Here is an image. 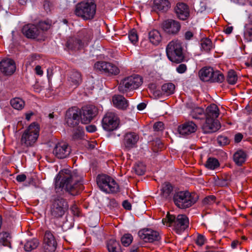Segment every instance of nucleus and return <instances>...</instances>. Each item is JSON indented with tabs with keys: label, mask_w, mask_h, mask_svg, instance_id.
Here are the masks:
<instances>
[{
	"label": "nucleus",
	"mask_w": 252,
	"mask_h": 252,
	"mask_svg": "<svg viewBox=\"0 0 252 252\" xmlns=\"http://www.w3.org/2000/svg\"><path fill=\"white\" fill-rule=\"evenodd\" d=\"M82 177L77 169H63L57 175L55 179L56 192L60 195L64 191L75 196L78 194Z\"/></svg>",
	"instance_id": "1"
},
{
	"label": "nucleus",
	"mask_w": 252,
	"mask_h": 252,
	"mask_svg": "<svg viewBox=\"0 0 252 252\" xmlns=\"http://www.w3.org/2000/svg\"><path fill=\"white\" fill-rule=\"evenodd\" d=\"M199 198L198 195L195 193H190L189 191H180L176 192L173 199L175 204L180 209H186L194 204Z\"/></svg>",
	"instance_id": "2"
},
{
	"label": "nucleus",
	"mask_w": 252,
	"mask_h": 252,
	"mask_svg": "<svg viewBox=\"0 0 252 252\" xmlns=\"http://www.w3.org/2000/svg\"><path fill=\"white\" fill-rule=\"evenodd\" d=\"M96 8V6L94 0L83 1L76 4L75 14L84 20H91L95 15Z\"/></svg>",
	"instance_id": "3"
},
{
	"label": "nucleus",
	"mask_w": 252,
	"mask_h": 252,
	"mask_svg": "<svg viewBox=\"0 0 252 252\" xmlns=\"http://www.w3.org/2000/svg\"><path fill=\"white\" fill-rule=\"evenodd\" d=\"M68 205L67 201L58 195H53L50 207V215L53 218H61L68 210Z\"/></svg>",
	"instance_id": "4"
},
{
	"label": "nucleus",
	"mask_w": 252,
	"mask_h": 252,
	"mask_svg": "<svg viewBox=\"0 0 252 252\" xmlns=\"http://www.w3.org/2000/svg\"><path fill=\"white\" fill-rule=\"evenodd\" d=\"M166 222L167 225L173 226L176 232L178 234L184 231L189 226L188 218L185 215H179L176 217L174 215L167 214L166 218L162 220V222L165 224Z\"/></svg>",
	"instance_id": "5"
},
{
	"label": "nucleus",
	"mask_w": 252,
	"mask_h": 252,
	"mask_svg": "<svg viewBox=\"0 0 252 252\" xmlns=\"http://www.w3.org/2000/svg\"><path fill=\"white\" fill-rule=\"evenodd\" d=\"M166 55L169 60L173 63H180L185 59L181 43L178 41H172L167 45Z\"/></svg>",
	"instance_id": "6"
},
{
	"label": "nucleus",
	"mask_w": 252,
	"mask_h": 252,
	"mask_svg": "<svg viewBox=\"0 0 252 252\" xmlns=\"http://www.w3.org/2000/svg\"><path fill=\"white\" fill-rule=\"evenodd\" d=\"M96 183L101 190L106 192H116L119 191L118 184L111 177L105 175H99L96 178Z\"/></svg>",
	"instance_id": "7"
},
{
	"label": "nucleus",
	"mask_w": 252,
	"mask_h": 252,
	"mask_svg": "<svg viewBox=\"0 0 252 252\" xmlns=\"http://www.w3.org/2000/svg\"><path fill=\"white\" fill-rule=\"evenodd\" d=\"M49 28L50 25L45 22H40L38 26L28 24L23 26L22 32L26 37L34 39L40 34L42 31H46Z\"/></svg>",
	"instance_id": "8"
},
{
	"label": "nucleus",
	"mask_w": 252,
	"mask_h": 252,
	"mask_svg": "<svg viewBox=\"0 0 252 252\" xmlns=\"http://www.w3.org/2000/svg\"><path fill=\"white\" fill-rule=\"evenodd\" d=\"M39 126L35 123L31 124L25 131L21 138V142L26 146H32L36 142L39 135Z\"/></svg>",
	"instance_id": "9"
},
{
	"label": "nucleus",
	"mask_w": 252,
	"mask_h": 252,
	"mask_svg": "<svg viewBox=\"0 0 252 252\" xmlns=\"http://www.w3.org/2000/svg\"><path fill=\"white\" fill-rule=\"evenodd\" d=\"M142 83V78L138 75L127 77L121 81L118 86L120 92L125 93L128 90L137 89Z\"/></svg>",
	"instance_id": "10"
},
{
	"label": "nucleus",
	"mask_w": 252,
	"mask_h": 252,
	"mask_svg": "<svg viewBox=\"0 0 252 252\" xmlns=\"http://www.w3.org/2000/svg\"><path fill=\"white\" fill-rule=\"evenodd\" d=\"M98 109L93 105L84 106L79 110L78 114L82 124L90 123L97 115Z\"/></svg>",
	"instance_id": "11"
},
{
	"label": "nucleus",
	"mask_w": 252,
	"mask_h": 252,
	"mask_svg": "<svg viewBox=\"0 0 252 252\" xmlns=\"http://www.w3.org/2000/svg\"><path fill=\"white\" fill-rule=\"evenodd\" d=\"M101 123L102 127L105 130L111 131L118 127L119 119L115 113L108 112L104 116Z\"/></svg>",
	"instance_id": "12"
},
{
	"label": "nucleus",
	"mask_w": 252,
	"mask_h": 252,
	"mask_svg": "<svg viewBox=\"0 0 252 252\" xmlns=\"http://www.w3.org/2000/svg\"><path fill=\"white\" fill-rule=\"evenodd\" d=\"M57 242L54 235L50 231L45 232L43 248L44 252H55L57 249Z\"/></svg>",
	"instance_id": "13"
},
{
	"label": "nucleus",
	"mask_w": 252,
	"mask_h": 252,
	"mask_svg": "<svg viewBox=\"0 0 252 252\" xmlns=\"http://www.w3.org/2000/svg\"><path fill=\"white\" fill-rule=\"evenodd\" d=\"M138 236L145 242L152 243L160 239L158 232L149 228L140 230L138 233Z\"/></svg>",
	"instance_id": "14"
},
{
	"label": "nucleus",
	"mask_w": 252,
	"mask_h": 252,
	"mask_svg": "<svg viewBox=\"0 0 252 252\" xmlns=\"http://www.w3.org/2000/svg\"><path fill=\"white\" fill-rule=\"evenodd\" d=\"M71 153V149L65 142H60L54 147L53 153L57 158L62 159L67 158Z\"/></svg>",
	"instance_id": "15"
},
{
	"label": "nucleus",
	"mask_w": 252,
	"mask_h": 252,
	"mask_svg": "<svg viewBox=\"0 0 252 252\" xmlns=\"http://www.w3.org/2000/svg\"><path fill=\"white\" fill-rule=\"evenodd\" d=\"M162 28L166 33L169 34L175 35L179 32L181 29V25L177 21L168 19L162 23Z\"/></svg>",
	"instance_id": "16"
},
{
	"label": "nucleus",
	"mask_w": 252,
	"mask_h": 252,
	"mask_svg": "<svg viewBox=\"0 0 252 252\" xmlns=\"http://www.w3.org/2000/svg\"><path fill=\"white\" fill-rule=\"evenodd\" d=\"M16 70V65L13 60L10 59H3L0 62V71L4 75L9 76L13 74Z\"/></svg>",
	"instance_id": "17"
},
{
	"label": "nucleus",
	"mask_w": 252,
	"mask_h": 252,
	"mask_svg": "<svg viewBox=\"0 0 252 252\" xmlns=\"http://www.w3.org/2000/svg\"><path fill=\"white\" fill-rule=\"evenodd\" d=\"M176 15L181 20H186L189 17V9L188 5L183 2H178L174 8Z\"/></svg>",
	"instance_id": "18"
},
{
	"label": "nucleus",
	"mask_w": 252,
	"mask_h": 252,
	"mask_svg": "<svg viewBox=\"0 0 252 252\" xmlns=\"http://www.w3.org/2000/svg\"><path fill=\"white\" fill-rule=\"evenodd\" d=\"M220 127V124L217 119H206L202 128L204 133H210L217 131Z\"/></svg>",
	"instance_id": "19"
},
{
	"label": "nucleus",
	"mask_w": 252,
	"mask_h": 252,
	"mask_svg": "<svg viewBox=\"0 0 252 252\" xmlns=\"http://www.w3.org/2000/svg\"><path fill=\"white\" fill-rule=\"evenodd\" d=\"M196 129V125L192 121L186 122L183 124L180 125L178 127L179 133L183 136H186L190 135L191 133L195 132Z\"/></svg>",
	"instance_id": "20"
},
{
	"label": "nucleus",
	"mask_w": 252,
	"mask_h": 252,
	"mask_svg": "<svg viewBox=\"0 0 252 252\" xmlns=\"http://www.w3.org/2000/svg\"><path fill=\"white\" fill-rule=\"evenodd\" d=\"M139 140L138 135L135 132H128L125 134L124 144L126 150H129L135 147Z\"/></svg>",
	"instance_id": "21"
},
{
	"label": "nucleus",
	"mask_w": 252,
	"mask_h": 252,
	"mask_svg": "<svg viewBox=\"0 0 252 252\" xmlns=\"http://www.w3.org/2000/svg\"><path fill=\"white\" fill-rule=\"evenodd\" d=\"M80 120V117L78 112L73 110H68L66 114V122L67 125L70 127H74L77 126Z\"/></svg>",
	"instance_id": "22"
},
{
	"label": "nucleus",
	"mask_w": 252,
	"mask_h": 252,
	"mask_svg": "<svg viewBox=\"0 0 252 252\" xmlns=\"http://www.w3.org/2000/svg\"><path fill=\"white\" fill-rule=\"evenodd\" d=\"M81 75L80 72L77 71H72L70 72L68 78V82L70 85L74 88H76L81 82Z\"/></svg>",
	"instance_id": "23"
},
{
	"label": "nucleus",
	"mask_w": 252,
	"mask_h": 252,
	"mask_svg": "<svg viewBox=\"0 0 252 252\" xmlns=\"http://www.w3.org/2000/svg\"><path fill=\"white\" fill-rule=\"evenodd\" d=\"M219 108L218 106L212 104L208 106L205 111V117L206 119H216L219 115Z\"/></svg>",
	"instance_id": "24"
},
{
	"label": "nucleus",
	"mask_w": 252,
	"mask_h": 252,
	"mask_svg": "<svg viewBox=\"0 0 252 252\" xmlns=\"http://www.w3.org/2000/svg\"><path fill=\"white\" fill-rule=\"evenodd\" d=\"M112 101L115 106L119 109H125L128 106L127 101L121 95H114Z\"/></svg>",
	"instance_id": "25"
},
{
	"label": "nucleus",
	"mask_w": 252,
	"mask_h": 252,
	"mask_svg": "<svg viewBox=\"0 0 252 252\" xmlns=\"http://www.w3.org/2000/svg\"><path fill=\"white\" fill-rule=\"evenodd\" d=\"M213 68L205 67L200 69L198 72L200 79L204 82H210L211 79Z\"/></svg>",
	"instance_id": "26"
},
{
	"label": "nucleus",
	"mask_w": 252,
	"mask_h": 252,
	"mask_svg": "<svg viewBox=\"0 0 252 252\" xmlns=\"http://www.w3.org/2000/svg\"><path fill=\"white\" fill-rule=\"evenodd\" d=\"M247 154L244 151L239 150L233 155V160L238 166H241L246 161Z\"/></svg>",
	"instance_id": "27"
},
{
	"label": "nucleus",
	"mask_w": 252,
	"mask_h": 252,
	"mask_svg": "<svg viewBox=\"0 0 252 252\" xmlns=\"http://www.w3.org/2000/svg\"><path fill=\"white\" fill-rule=\"evenodd\" d=\"M154 7L158 11L165 12L170 7V2L168 0H154Z\"/></svg>",
	"instance_id": "28"
},
{
	"label": "nucleus",
	"mask_w": 252,
	"mask_h": 252,
	"mask_svg": "<svg viewBox=\"0 0 252 252\" xmlns=\"http://www.w3.org/2000/svg\"><path fill=\"white\" fill-rule=\"evenodd\" d=\"M107 248L109 252H122L119 242L114 239H110L107 241Z\"/></svg>",
	"instance_id": "29"
},
{
	"label": "nucleus",
	"mask_w": 252,
	"mask_h": 252,
	"mask_svg": "<svg viewBox=\"0 0 252 252\" xmlns=\"http://www.w3.org/2000/svg\"><path fill=\"white\" fill-rule=\"evenodd\" d=\"M11 236L9 233L6 232L0 233V245L11 248Z\"/></svg>",
	"instance_id": "30"
},
{
	"label": "nucleus",
	"mask_w": 252,
	"mask_h": 252,
	"mask_svg": "<svg viewBox=\"0 0 252 252\" xmlns=\"http://www.w3.org/2000/svg\"><path fill=\"white\" fill-rule=\"evenodd\" d=\"M149 39L153 44L158 45L161 40V36L158 31L154 30L149 32Z\"/></svg>",
	"instance_id": "31"
},
{
	"label": "nucleus",
	"mask_w": 252,
	"mask_h": 252,
	"mask_svg": "<svg viewBox=\"0 0 252 252\" xmlns=\"http://www.w3.org/2000/svg\"><path fill=\"white\" fill-rule=\"evenodd\" d=\"M67 46L71 50H79L83 46V43L79 39L72 38L67 42Z\"/></svg>",
	"instance_id": "32"
},
{
	"label": "nucleus",
	"mask_w": 252,
	"mask_h": 252,
	"mask_svg": "<svg viewBox=\"0 0 252 252\" xmlns=\"http://www.w3.org/2000/svg\"><path fill=\"white\" fill-rule=\"evenodd\" d=\"M173 191V187L169 183H165L162 186L161 194L165 199L171 198L170 194Z\"/></svg>",
	"instance_id": "33"
},
{
	"label": "nucleus",
	"mask_w": 252,
	"mask_h": 252,
	"mask_svg": "<svg viewBox=\"0 0 252 252\" xmlns=\"http://www.w3.org/2000/svg\"><path fill=\"white\" fill-rule=\"evenodd\" d=\"M224 80V77L222 73L219 71H214L212 70V73L211 75V79L210 82L211 83H222Z\"/></svg>",
	"instance_id": "34"
},
{
	"label": "nucleus",
	"mask_w": 252,
	"mask_h": 252,
	"mask_svg": "<svg viewBox=\"0 0 252 252\" xmlns=\"http://www.w3.org/2000/svg\"><path fill=\"white\" fill-rule=\"evenodd\" d=\"M39 242L36 239H32L28 241L24 244V249L27 252L32 251L36 249L39 245Z\"/></svg>",
	"instance_id": "35"
},
{
	"label": "nucleus",
	"mask_w": 252,
	"mask_h": 252,
	"mask_svg": "<svg viewBox=\"0 0 252 252\" xmlns=\"http://www.w3.org/2000/svg\"><path fill=\"white\" fill-rule=\"evenodd\" d=\"M175 85L172 83H167L163 84L161 87L162 93L166 95L173 94L175 91Z\"/></svg>",
	"instance_id": "36"
},
{
	"label": "nucleus",
	"mask_w": 252,
	"mask_h": 252,
	"mask_svg": "<svg viewBox=\"0 0 252 252\" xmlns=\"http://www.w3.org/2000/svg\"><path fill=\"white\" fill-rule=\"evenodd\" d=\"M201 49L206 52H209L213 47L211 40L208 38L202 39L200 41Z\"/></svg>",
	"instance_id": "37"
},
{
	"label": "nucleus",
	"mask_w": 252,
	"mask_h": 252,
	"mask_svg": "<svg viewBox=\"0 0 252 252\" xmlns=\"http://www.w3.org/2000/svg\"><path fill=\"white\" fill-rule=\"evenodd\" d=\"M220 165L219 162L217 159L214 158H208L205 166L209 169L214 170Z\"/></svg>",
	"instance_id": "38"
},
{
	"label": "nucleus",
	"mask_w": 252,
	"mask_h": 252,
	"mask_svg": "<svg viewBox=\"0 0 252 252\" xmlns=\"http://www.w3.org/2000/svg\"><path fill=\"white\" fill-rule=\"evenodd\" d=\"M10 104L14 109L21 110L24 107L25 102L20 98H14L10 100Z\"/></svg>",
	"instance_id": "39"
},
{
	"label": "nucleus",
	"mask_w": 252,
	"mask_h": 252,
	"mask_svg": "<svg viewBox=\"0 0 252 252\" xmlns=\"http://www.w3.org/2000/svg\"><path fill=\"white\" fill-rule=\"evenodd\" d=\"M94 67L96 69L106 73L108 67H110V63L98 62L94 64Z\"/></svg>",
	"instance_id": "40"
},
{
	"label": "nucleus",
	"mask_w": 252,
	"mask_h": 252,
	"mask_svg": "<svg viewBox=\"0 0 252 252\" xmlns=\"http://www.w3.org/2000/svg\"><path fill=\"white\" fill-rule=\"evenodd\" d=\"M135 173L138 175H142L145 173L146 167L142 162H138L133 167Z\"/></svg>",
	"instance_id": "41"
},
{
	"label": "nucleus",
	"mask_w": 252,
	"mask_h": 252,
	"mask_svg": "<svg viewBox=\"0 0 252 252\" xmlns=\"http://www.w3.org/2000/svg\"><path fill=\"white\" fill-rule=\"evenodd\" d=\"M237 80V76L236 72L233 70H230L228 72L227 81L229 84L234 85L235 84Z\"/></svg>",
	"instance_id": "42"
},
{
	"label": "nucleus",
	"mask_w": 252,
	"mask_h": 252,
	"mask_svg": "<svg viewBox=\"0 0 252 252\" xmlns=\"http://www.w3.org/2000/svg\"><path fill=\"white\" fill-rule=\"evenodd\" d=\"M133 237L131 234H125L121 238V242L124 246L127 247L131 243Z\"/></svg>",
	"instance_id": "43"
},
{
	"label": "nucleus",
	"mask_w": 252,
	"mask_h": 252,
	"mask_svg": "<svg viewBox=\"0 0 252 252\" xmlns=\"http://www.w3.org/2000/svg\"><path fill=\"white\" fill-rule=\"evenodd\" d=\"M110 66L108 67V69L106 70V73H108L109 75H116L120 72V70L117 66L110 63Z\"/></svg>",
	"instance_id": "44"
},
{
	"label": "nucleus",
	"mask_w": 252,
	"mask_h": 252,
	"mask_svg": "<svg viewBox=\"0 0 252 252\" xmlns=\"http://www.w3.org/2000/svg\"><path fill=\"white\" fill-rule=\"evenodd\" d=\"M84 135V131L81 127H78L73 131L72 138L74 140L81 139Z\"/></svg>",
	"instance_id": "45"
},
{
	"label": "nucleus",
	"mask_w": 252,
	"mask_h": 252,
	"mask_svg": "<svg viewBox=\"0 0 252 252\" xmlns=\"http://www.w3.org/2000/svg\"><path fill=\"white\" fill-rule=\"evenodd\" d=\"M128 38H129V40L133 44H135L136 43V42L138 41V35L137 34L136 31L134 29H132L129 32Z\"/></svg>",
	"instance_id": "46"
},
{
	"label": "nucleus",
	"mask_w": 252,
	"mask_h": 252,
	"mask_svg": "<svg viewBox=\"0 0 252 252\" xmlns=\"http://www.w3.org/2000/svg\"><path fill=\"white\" fill-rule=\"evenodd\" d=\"M216 197L213 195L206 196L203 200V203L205 205H211L216 201Z\"/></svg>",
	"instance_id": "47"
},
{
	"label": "nucleus",
	"mask_w": 252,
	"mask_h": 252,
	"mask_svg": "<svg viewBox=\"0 0 252 252\" xmlns=\"http://www.w3.org/2000/svg\"><path fill=\"white\" fill-rule=\"evenodd\" d=\"M229 182L227 179H218L215 181V185L220 187H227L228 186Z\"/></svg>",
	"instance_id": "48"
},
{
	"label": "nucleus",
	"mask_w": 252,
	"mask_h": 252,
	"mask_svg": "<svg viewBox=\"0 0 252 252\" xmlns=\"http://www.w3.org/2000/svg\"><path fill=\"white\" fill-rule=\"evenodd\" d=\"M153 129L155 131H162L164 129V124L162 122H157L153 125Z\"/></svg>",
	"instance_id": "49"
},
{
	"label": "nucleus",
	"mask_w": 252,
	"mask_h": 252,
	"mask_svg": "<svg viewBox=\"0 0 252 252\" xmlns=\"http://www.w3.org/2000/svg\"><path fill=\"white\" fill-rule=\"evenodd\" d=\"M218 143L220 145H225L229 143V140L225 136H219L218 138Z\"/></svg>",
	"instance_id": "50"
},
{
	"label": "nucleus",
	"mask_w": 252,
	"mask_h": 252,
	"mask_svg": "<svg viewBox=\"0 0 252 252\" xmlns=\"http://www.w3.org/2000/svg\"><path fill=\"white\" fill-rule=\"evenodd\" d=\"M204 113V109L198 107H195L194 109L192 110V115H203ZM193 117L195 119H198V117L196 116H193Z\"/></svg>",
	"instance_id": "51"
},
{
	"label": "nucleus",
	"mask_w": 252,
	"mask_h": 252,
	"mask_svg": "<svg viewBox=\"0 0 252 252\" xmlns=\"http://www.w3.org/2000/svg\"><path fill=\"white\" fill-rule=\"evenodd\" d=\"M206 241V239L204 236L201 234H198L196 239V243L197 245L201 246L204 244Z\"/></svg>",
	"instance_id": "52"
},
{
	"label": "nucleus",
	"mask_w": 252,
	"mask_h": 252,
	"mask_svg": "<svg viewBox=\"0 0 252 252\" xmlns=\"http://www.w3.org/2000/svg\"><path fill=\"white\" fill-rule=\"evenodd\" d=\"M187 70V65L185 64L181 63L180 64L176 67V71L178 73L180 74H182L185 73Z\"/></svg>",
	"instance_id": "53"
},
{
	"label": "nucleus",
	"mask_w": 252,
	"mask_h": 252,
	"mask_svg": "<svg viewBox=\"0 0 252 252\" xmlns=\"http://www.w3.org/2000/svg\"><path fill=\"white\" fill-rule=\"evenodd\" d=\"M108 206L111 209H114L118 206V203L114 199H111L110 200Z\"/></svg>",
	"instance_id": "54"
},
{
	"label": "nucleus",
	"mask_w": 252,
	"mask_h": 252,
	"mask_svg": "<svg viewBox=\"0 0 252 252\" xmlns=\"http://www.w3.org/2000/svg\"><path fill=\"white\" fill-rule=\"evenodd\" d=\"M83 33L85 34V38L86 39L89 40L92 38L93 35V33L92 30H84L83 32Z\"/></svg>",
	"instance_id": "55"
},
{
	"label": "nucleus",
	"mask_w": 252,
	"mask_h": 252,
	"mask_svg": "<svg viewBox=\"0 0 252 252\" xmlns=\"http://www.w3.org/2000/svg\"><path fill=\"white\" fill-rule=\"evenodd\" d=\"M122 205L123 207L127 210H131V205L129 202L128 201V200H124L123 202Z\"/></svg>",
	"instance_id": "56"
},
{
	"label": "nucleus",
	"mask_w": 252,
	"mask_h": 252,
	"mask_svg": "<svg viewBox=\"0 0 252 252\" xmlns=\"http://www.w3.org/2000/svg\"><path fill=\"white\" fill-rule=\"evenodd\" d=\"M246 36H248L249 37V40L250 41H252V28H247L245 32Z\"/></svg>",
	"instance_id": "57"
},
{
	"label": "nucleus",
	"mask_w": 252,
	"mask_h": 252,
	"mask_svg": "<svg viewBox=\"0 0 252 252\" xmlns=\"http://www.w3.org/2000/svg\"><path fill=\"white\" fill-rule=\"evenodd\" d=\"M186 106L187 108L192 109V110L194 109V108L196 107L195 104L192 102V101H189L186 103Z\"/></svg>",
	"instance_id": "58"
},
{
	"label": "nucleus",
	"mask_w": 252,
	"mask_h": 252,
	"mask_svg": "<svg viewBox=\"0 0 252 252\" xmlns=\"http://www.w3.org/2000/svg\"><path fill=\"white\" fill-rule=\"evenodd\" d=\"M243 137V135L242 133H238L235 134L234 137V140L236 143L240 142Z\"/></svg>",
	"instance_id": "59"
},
{
	"label": "nucleus",
	"mask_w": 252,
	"mask_h": 252,
	"mask_svg": "<svg viewBox=\"0 0 252 252\" xmlns=\"http://www.w3.org/2000/svg\"><path fill=\"white\" fill-rule=\"evenodd\" d=\"M26 179V176L24 174H20L16 177V180L19 182H24Z\"/></svg>",
	"instance_id": "60"
},
{
	"label": "nucleus",
	"mask_w": 252,
	"mask_h": 252,
	"mask_svg": "<svg viewBox=\"0 0 252 252\" xmlns=\"http://www.w3.org/2000/svg\"><path fill=\"white\" fill-rule=\"evenodd\" d=\"M86 129L89 132H93L96 130V128L94 125H89L86 126Z\"/></svg>",
	"instance_id": "61"
},
{
	"label": "nucleus",
	"mask_w": 252,
	"mask_h": 252,
	"mask_svg": "<svg viewBox=\"0 0 252 252\" xmlns=\"http://www.w3.org/2000/svg\"><path fill=\"white\" fill-rule=\"evenodd\" d=\"M192 36H193V33L190 31H188V32H186V33L185 34V37L186 39H187V40L190 39V38Z\"/></svg>",
	"instance_id": "62"
},
{
	"label": "nucleus",
	"mask_w": 252,
	"mask_h": 252,
	"mask_svg": "<svg viewBox=\"0 0 252 252\" xmlns=\"http://www.w3.org/2000/svg\"><path fill=\"white\" fill-rule=\"evenodd\" d=\"M36 73L38 75H42L43 74V71L41 70V68L39 65H37L35 68Z\"/></svg>",
	"instance_id": "63"
},
{
	"label": "nucleus",
	"mask_w": 252,
	"mask_h": 252,
	"mask_svg": "<svg viewBox=\"0 0 252 252\" xmlns=\"http://www.w3.org/2000/svg\"><path fill=\"white\" fill-rule=\"evenodd\" d=\"M146 104L145 103L142 102V103H139L137 105V107L139 110H142L146 108Z\"/></svg>",
	"instance_id": "64"
}]
</instances>
